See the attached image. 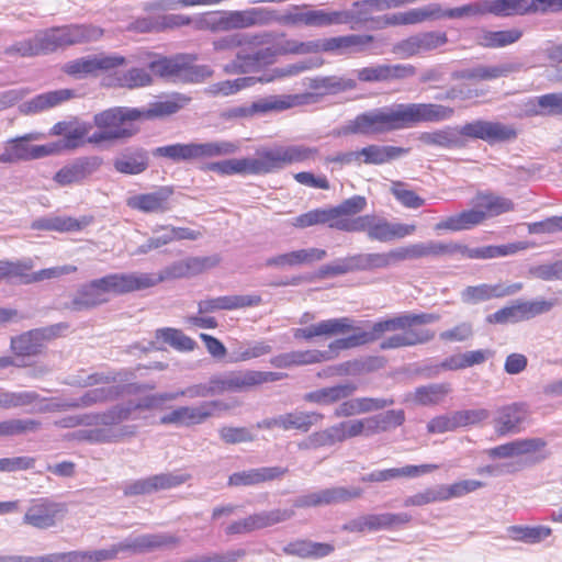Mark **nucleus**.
Wrapping results in <instances>:
<instances>
[{
	"instance_id": "nucleus-1",
	"label": "nucleus",
	"mask_w": 562,
	"mask_h": 562,
	"mask_svg": "<svg viewBox=\"0 0 562 562\" xmlns=\"http://www.w3.org/2000/svg\"><path fill=\"white\" fill-rule=\"evenodd\" d=\"M440 319L436 313H402L391 318L380 319L364 330L355 325L349 317L329 318L306 327L293 329L295 339L311 341L318 337H331L352 333L351 335L331 341L327 350L319 352L327 355L324 361L335 359L339 351L352 349L380 340L381 350H393L424 345L434 339L435 333L430 329H416V325L432 324Z\"/></svg>"
},
{
	"instance_id": "nucleus-2",
	"label": "nucleus",
	"mask_w": 562,
	"mask_h": 562,
	"mask_svg": "<svg viewBox=\"0 0 562 562\" xmlns=\"http://www.w3.org/2000/svg\"><path fill=\"white\" fill-rule=\"evenodd\" d=\"M454 110L437 103H394L358 114L347 122L344 134L380 135L413 127L419 123H438L452 117Z\"/></svg>"
},
{
	"instance_id": "nucleus-3",
	"label": "nucleus",
	"mask_w": 562,
	"mask_h": 562,
	"mask_svg": "<svg viewBox=\"0 0 562 562\" xmlns=\"http://www.w3.org/2000/svg\"><path fill=\"white\" fill-rule=\"evenodd\" d=\"M317 154V148L305 145H276L258 148L254 157L210 162L205 169L221 176H261L278 172L293 164L314 159Z\"/></svg>"
},
{
	"instance_id": "nucleus-4",
	"label": "nucleus",
	"mask_w": 562,
	"mask_h": 562,
	"mask_svg": "<svg viewBox=\"0 0 562 562\" xmlns=\"http://www.w3.org/2000/svg\"><path fill=\"white\" fill-rule=\"evenodd\" d=\"M190 102L186 95H176L169 100L155 102L147 109L116 106L94 115L93 122L99 130L119 134V139L134 136L138 128L134 122L140 119H154L173 114Z\"/></svg>"
},
{
	"instance_id": "nucleus-5",
	"label": "nucleus",
	"mask_w": 562,
	"mask_h": 562,
	"mask_svg": "<svg viewBox=\"0 0 562 562\" xmlns=\"http://www.w3.org/2000/svg\"><path fill=\"white\" fill-rule=\"evenodd\" d=\"M132 272L110 273L81 284L66 307L74 312L95 308L110 302L111 295L135 292Z\"/></svg>"
},
{
	"instance_id": "nucleus-6",
	"label": "nucleus",
	"mask_w": 562,
	"mask_h": 562,
	"mask_svg": "<svg viewBox=\"0 0 562 562\" xmlns=\"http://www.w3.org/2000/svg\"><path fill=\"white\" fill-rule=\"evenodd\" d=\"M102 36L103 30L92 24L55 26L36 33L41 55L65 49L68 46L97 42Z\"/></svg>"
},
{
	"instance_id": "nucleus-7",
	"label": "nucleus",
	"mask_w": 562,
	"mask_h": 562,
	"mask_svg": "<svg viewBox=\"0 0 562 562\" xmlns=\"http://www.w3.org/2000/svg\"><path fill=\"white\" fill-rule=\"evenodd\" d=\"M238 142L215 140L207 143L172 144L157 147L153 155L173 161L234 155L239 150Z\"/></svg>"
},
{
	"instance_id": "nucleus-8",
	"label": "nucleus",
	"mask_w": 562,
	"mask_h": 562,
	"mask_svg": "<svg viewBox=\"0 0 562 562\" xmlns=\"http://www.w3.org/2000/svg\"><path fill=\"white\" fill-rule=\"evenodd\" d=\"M218 259L215 257L189 258L172 262L158 273L132 272L137 291L153 288L166 280L186 278L202 272L205 268L215 266Z\"/></svg>"
},
{
	"instance_id": "nucleus-9",
	"label": "nucleus",
	"mask_w": 562,
	"mask_h": 562,
	"mask_svg": "<svg viewBox=\"0 0 562 562\" xmlns=\"http://www.w3.org/2000/svg\"><path fill=\"white\" fill-rule=\"evenodd\" d=\"M340 227L344 232H366L369 239L381 243L404 238L416 229L415 225L393 224L372 214L355 217V222L342 224Z\"/></svg>"
},
{
	"instance_id": "nucleus-10",
	"label": "nucleus",
	"mask_w": 562,
	"mask_h": 562,
	"mask_svg": "<svg viewBox=\"0 0 562 562\" xmlns=\"http://www.w3.org/2000/svg\"><path fill=\"white\" fill-rule=\"evenodd\" d=\"M43 138V133L31 132L7 140L4 151L0 155V162L13 164L21 160L40 159L58 151L59 146L57 144L30 145V142Z\"/></svg>"
},
{
	"instance_id": "nucleus-11",
	"label": "nucleus",
	"mask_w": 562,
	"mask_h": 562,
	"mask_svg": "<svg viewBox=\"0 0 562 562\" xmlns=\"http://www.w3.org/2000/svg\"><path fill=\"white\" fill-rule=\"evenodd\" d=\"M194 57L179 54L173 57H159L149 61V69L157 76L172 80L194 81L210 76L206 67L193 66Z\"/></svg>"
},
{
	"instance_id": "nucleus-12",
	"label": "nucleus",
	"mask_w": 562,
	"mask_h": 562,
	"mask_svg": "<svg viewBox=\"0 0 562 562\" xmlns=\"http://www.w3.org/2000/svg\"><path fill=\"white\" fill-rule=\"evenodd\" d=\"M484 486L477 480H463L451 485H438L426 488L423 492L408 496L404 501L405 507L423 506L436 502H446L451 498H459Z\"/></svg>"
},
{
	"instance_id": "nucleus-13",
	"label": "nucleus",
	"mask_w": 562,
	"mask_h": 562,
	"mask_svg": "<svg viewBox=\"0 0 562 562\" xmlns=\"http://www.w3.org/2000/svg\"><path fill=\"white\" fill-rule=\"evenodd\" d=\"M484 14L509 16L561 8L562 0H483Z\"/></svg>"
},
{
	"instance_id": "nucleus-14",
	"label": "nucleus",
	"mask_w": 562,
	"mask_h": 562,
	"mask_svg": "<svg viewBox=\"0 0 562 562\" xmlns=\"http://www.w3.org/2000/svg\"><path fill=\"white\" fill-rule=\"evenodd\" d=\"M125 57L117 54L99 53L68 61L64 66L66 74L76 78H85L99 70H111L125 65Z\"/></svg>"
},
{
	"instance_id": "nucleus-15",
	"label": "nucleus",
	"mask_w": 562,
	"mask_h": 562,
	"mask_svg": "<svg viewBox=\"0 0 562 562\" xmlns=\"http://www.w3.org/2000/svg\"><path fill=\"white\" fill-rule=\"evenodd\" d=\"M66 328L64 324L35 328L11 339V348L18 356H36L42 352L45 344Z\"/></svg>"
},
{
	"instance_id": "nucleus-16",
	"label": "nucleus",
	"mask_w": 562,
	"mask_h": 562,
	"mask_svg": "<svg viewBox=\"0 0 562 562\" xmlns=\"http://www.w3.org/2000/svg\"><path fill=\"white\" fill-rule=\"evenodd\" d=\"M282 378L281 373L258 370L234 371L222 378H215L220 394L226 391L239 392Z\"/></svg>"
},
{
	"instance_id": "nucleus-17",
	"label": "nucleus",
	"mask_w": 562,
	"mask_h": 562,
	"mask_svg": "<svg viewBox=\"0 0 562 562\" xmlns=\"http://www.w3.org/2000/svg\"><path fill=\"white\" fill-rule=\"evenodd\" d=\"M528 248V243L516 241L506 245H490L476 248H470L464 244L449 241V257H459L460 259H493L517 254Z\"/></svg>"
},
{
	"instance_id": "nucleus-18",
	"label": "nucleus",
	"mask_w": 562,
	"mask_h": 562,
	"mask_svg": "<svg viewBox=\"0 0 562 562\" xmlns=\"http://www.w3.org/2000/svg\"><path fill=\"white\" fill-rule=\"evenodd\" d=\"M65 513L64 504L40 498L34 501L25 512L23 524L36 529H49L64 518Z\"/></svg>"
},
{
	"instance_id": "nucleus-19",
	"label": "nucleus",
	"mask_w": 562,
	"mask_h": 562,
	"mask_svg": "<svg viewBox=\"0 0 562 562\" xmlns=\"http://www.w3.org/2000/svg\"><path fill=\"white\" fill-rule=\"evenodd\" d=\"M461 136L482 139L488 144L507 142L516 138L517 133L512 125L499 122L475 120L460 127Z\"/></svg>"
},
{
	"instance_id": "nucleus-20",
	"label": "nucleus",
	"mask_w": 562,
	"mask_h": 562,
	"mask_svg": "<svg viewBox=\"0 0 562 562\" xmlns=\"http://www.w3.org/2000/svg\"><path fill=\"white\" fill-rule=\"evenodd\" d=\"M180 539L168 532L145 533L130 536L123 541L115 543L117 554L121 552L142 553L162 548H173L180 544Z\"/></svg>"
},
{
	"instance_id": "nucleus-21",
	"label": "nucleus",
	"mask_w": 562,
	"mask_h": 562,
	"mask_svg": "<svg viewBox=\"0 0 562 562\" xmlns=\"http://www.w3.org/2000/svg\"><path fill=\"white\" fill-rule=\"evenodd\" d=\"M190 479L184 473H160L145 479L135 480L124 485L126 496L151 494L161 490H169L186 483Z\"/></svg>"
},
{
	"instance_id": "nucleus-22",
	"label": "nucleus",
	"mask_w": 562,
	"mask_h": 562,
	"mask_svg": "<svg viewBox=\"0 0 562 562\" xmlns=\"http://www.w3.org/2000/svg\"><path fill=\"white\" fill-rule=\"evenodd\" d=\"M221 402H203L199 406H180L160 417L161 425L191 426L206 420Z\"/></svg>"
},
{
	"instance_id": "nucleus-23",
	"label": "nucleus",
	"mask_w": 562,
	"mask_h": 562,
	"mask_svg": "<svg viewBox=\"0 0 562 562\" xmlns=\"http://www.w3.org/2000/svg\"><path fill=\"white\" fill-rule=\"evenodd\" d=\"M102 165V159L97 156L80 157L60 168L54 176V181L60 187L80 184Z\"/></svg>"
},
{
	"instance_id": "nucleus-24",
	"label": "nucleus",
	"mask_w": 562,
	"mask_h": 562,
	"mask_svg": "<svg viewBox=\"0 0 562 562\" xmlns=\"http://www.w3.org/2000/svg\"><path fill=\"white\" fill-rule=\"evenodd\" d=\"M278 56L276 45L260 48L254 53L240 49L236 58L224 66L226 74H247L255 71L266 65L272 64Z\"/></svg>"
},
{
	"instance_id": "nucleus-25",
	"label": "nucleus",
	"mask_w": 562,
	"mask_h": 562,
	"mask_svg": "<svg viewBox=\"0 0 562 562\" xmlns=\"http://www.w3.org/2000/svg\"><path fill=\"white\" fill-rule=\"evenodd\" d=\"M154 384H127V385H108L95 387L87 391L83 395L78 398H74L72 406L76 408L89 407L95 404L113 401L117 398L124 392L137 393L146 390H154Z\"/></svg>"
},
{
	"instance_id": "nucleus-26",
	"label": "nucleus",
	"mask_w": 562,
	"mask_h": 562,
	"mask_svg": "<svg viewBox=\"0 0 562 562\" xmlns=\"http://www.w3.org/2000/svg\"><path fill=\"white\" fill-rule=\"evenodd\" d=\"M172 192L171 188L161 187L153 192L130 196L126 200V205L142 213L164 214L169 212L172 207L170 203Z\"/></svg>"
},
{
	"instance_id": "nucleus-27",
	"label": "nucleus",
	"mask_w": 562,
	"mask_h": 562,
	"mask_svg": "<svg viewBox=\"0 0 562 562\" xmlns=\"http://www.w3.org/2000/svg\"><path fill=\"white\" fill-rule=\"evenodd\" d=\"M522 289V283L512 284H486L470 285L460 293L461 301L465 304H477L491 299L505 297L518 293Z\"/></svg>"
},
{
	"instance_id": "nucleus-28",
	"label": "nucleus",
	"mask_w": 562,
	"mask_h": 562,
	"mask_svg": "<svg viewBox=\"0 0 562 562\" xmlns=\"http://www.w3.org/2000/svg\"><path fill=\"white\" fill-rule=\"evenodd\" d=\"M528 415V405L525 403H513L501 407L494 420L496 432L501 436L519 432Z\"/></svg>"
},
{
	"instance_id": "nucleus-29",
	"label": "nucleus",
	"mask_w": 562,
	"mask_h": 562,
	"mask_svg": "<svg viewBox=\"0 0 562 562\" xmlns=\"http://www.w3.org/2000/svg\"><path fill=\"white\" fill-rule=\"evenodd\" d=\"M373 40L374 37L368 34H348L324 38V52L336 55L361 53Z\"/></svg>"
},
{
	"instance_id": "nucleus-30",
	"label": "nucleus",
	"mask_w": 562,
	"mask_h": 562,
	"mask_svg": "<svg viewBox=\"0 0 562 562\" xmlns=\"http://www.w3.org/2000/svg\"><path fill=\"white\" fill-rule=\"evenodd\" d=\"M272 35L269 32L249 34V33H235L213 42L215 50H227L234 48L252 49L260 45L269 44Z\"/></svg>"
},
{
	"instance_id": "nucleus-31",
	"label": "nucleus",
	"mask_w": 562,
	"mask_h": 562,
	"mask_svg": "<svg viewBox=\"0 0 562 562\" xmlns=\"http://www.w3.org/2000/svg\"><path fill=\"white\" fill-rule=\"evenodd\" d=\"M288 469L281 467H263L233 473L228 477L229 486H249L272 481L283 476Z\"/></svg>"
},
{
	"instance_id": "nucleus-32",
	"label": "nucleus",
	"mask_w": 562,
	"mask_h": 562,
	"mask_svg": "<svg viewBox=\"0 0 562 562\" xmlns=\"http://www.w3.org/2000/svg\"><path fill=\"white\" fill-rule=\"evenodd\" d=\"M404 420L405 415L402 409H392L383 414H378L360 419L363 437H371L376 434L398 427L404 423Z\"/></svg>"
},
{
	"instance_id": "nucleus-33",
	"label": "nucleus",
	"mask_w": 562,
	"mask_h": 562,
	"mask_svg": "<svg viewBox=\"0 0 562 562\" xmlns=\"http://www.w3.org/2000/svg\"><path fill=\"white\" fill-rule=\"evenodd\" d=\"M72 97V91L69 89H60L48 91L34 97L33 99L23 102L20 105V112L30 115L47 111L55 108Z\"/></svg>"
},
{
	"instance_id": "nucleus-34",
	"label": "nucleus",
	"mask_w": 562,
	"mask_h": 562,
	"mask_svg": "<svg viewBox=\"0 0 562 562\" xmlns=\"http://www.w3.org/2000/svg\"><path fill=\"white\" fill-rule=\"evenodd\" d=\"M231 30L252 26H268L270 8L252 7L245 10L228 11Z\"/></svg>"
},
{
	"instance_id": "nucleus-35",
	"label": "nucleus",
	"mask_w": 562,
	"mask_h": 562,
	"mask_svg": "<svg viewBox=\"0 0 562 562\" xmlns=\"http://www.w3.org/2000/svg\"><path fill=\"white\" fill-rule=\"evenodd\" d=\"M114 169L124 175H139L148 168V155L143 148H130L113 160Z\"/></svg>"
},
{
	"instance_id": "nucleus-36",
	"label": "nucleus",
	"mask_w": 562,
	"mask_h": 562,
	"mask_svg": "<svg viewBox=\"0 0 562 562\" xmlns=\"http://www.w3.org/2000/svg\"><path fill=\"white\" fill-rule=\"evenodd\" d=\"M484 215L479 206L473 205V209L463 211L459 214L447 217L435 225V231H451L460 232L470 229L483 223Z\"/></svg>"
},
{
	"instance_id": "nucleus-37",
	"label": "nucleus",
	"mask_w": 562,
	"mask_h": 562,
	"mask_svg": "<svg viewBox=\"0 0 562 562\" xmlns=\"http://www.w3.org/2000/svg\"><path fill=\"white\" fill-rule=\"evenodd\" d=\"M335 550L330 543L314 542L307 539H297L283 547V553L302 559L324 558Z\"/></svg>"
},
{
	"instance_id": "nucleus-38",
	"label": "nucleus",
	"mask_w": 562,
	"mask_h": 562,
	"mask_svg": "<svg viewBox=\"0 0 562 562\" xmlns=\"http://www.w3.org/2000/svg\"><path fill=\"white\" fill-rule=\"evenodd\" d=\"M91 223V218L83 216L74 218L70 216L43 217L34 221L31 225L37 231H55V232H77L81 231Z\"/></svg>"
},
{
	"instance_id": "nucleus-39",
	"label": "nucleus",
	"mask_w": 562,
	"mask_h": 562,
	"mask_svg": "<svg viewBox=\"0 0 562 562\" xmlns=\"http://www.w3.org/2000/svg\"><path fill=\"white\" fill-rule=\"evenodd\" d=\"M307 94L269 95L254 102L251 111L257 113L280 112L305 103Z\"/></svg>"
},
{
	"instance_id": "nucleus-40",
	"label": "nucleus",
	"mask_w": 562,
	"mask_h": 562,
	"mask_svg": "<svg viewBox=\"0 0 562 562\" xmlns=\"http://www.w3.org/2000/svg\"><path fill=\"white\" fill-rule=\"evenodd\" d=\"M327 355L321 353L319 350L290 351L280 353L270 359L271 366L278 369L291 368L294 366L314 364L324 361Z\"/></svg>"
},
{
	"instance_id": "nucleus-41",
	"label": "nucleus",
	"mask_w": 562,
	"mask_h": 562,
	"mask_svg": "<svg viewBox=\"0 0 562 562\" xmlns=\"http://www.w3.org/2000/svg\"><path fill=\"white\" fill-rule=\"evenodd\" d=\"M409 153V148L391 145H369L358 150L359 158L363 157V162L368 165H382L397 159Z\"/></svg>"
},
{
	"instance_id": "nucleus-42",
	"label": "nucleus",
	"mask_w": 562,
	"mask_h": 562,
	"mask_svg": "<svg viewBox=\"0 0 562 562\" xmlns=\"http://www.w3.org/2000/svg\"><path fill=\"white\" fill-rule=\"evenodd\" d=\"M472 204L481 209L484 220L510 212L515 206L512 200L493 193H477Z\"/></svg>"
},
{
	"instance_id": "nucleus-43",
	"label": "nucleus",
	"mask_w": 562,
	"mask_h": 562,
	"mask_svg": "<svg viewBox=\"0 0 562 562\" xmlns=\"http://www.w3.org/2000/svg\"><path fill=\"white\" fill-rule=\"evenodd\" d=\"M324 415L317 412L293 411L281 414V429L300 430L307 432L313 426L321 423Z\"/></svg>"
},
{
	"instance_id": "nucleus-44",
	"label": "nucleus",
	"mask_w": 562,
	"mask_h": 562,
	"mask_svg": "<svg viewBox=\"0 0 562 562\" xmlns=\"http://www.w3.org/2000/svg\"><path fill=\"white\" fill-rule=\"evenodd\" d=\"M272 351V346L266 340L243 341L233 345L229 361L233 363L246 362L256 359Z\"/></svg>"
},
{
	"instance_id": "nucleus-45",
	"label": "nucleus",
	"mask_w": 562,
	"mask_h": 562,
	"mask_svg": "<svg viewBox=\"0 0 562 562\" xmlns=\"http://www.w3.org/2000/svg\"><path fill=\"white\" fill-rule=\"evenodd\" d=\"M460 136V128L446 126L432 132H423L419 134L418 139L424 145L453 148L462 145Z\"/></svg>"
},
{
	"instance_id": "nucleus-46",
	"label": "nucleus",
	"mask_w": 562,
	"mask_h": 562,
	"mask_svg": "<svg viewBox=\"0 0 562 562\" xmlns=\"http://www.w3.org/2000/svg\"><path fill=\"white\" fill-rule=\"evenodd\" d=\"M507 536L513 541L524 542L527 544L540 543L542 540L551 536L552 529L547 526H509L507 529Z\"/></svg>"
},
{
	"instance_id": "nucleus-47",
	"label": "nucleus",
	"mask_w": 562,
	"mask_h": 562,
	"mask_svg": "<svg viewBox=\"0 0 562 562\" xmlns=\"http://www.w3.org/2000/svg\"><path fill=\"white\" fill-rule=\"evenodd\" d=\"M293 226L299 228H306L314 225L327 224L330 228L344 231L340 225L344 222H337L333 220L330 207L328 209H315L304 214L296 216L293 222Z\"/></svg>"
},
{
	"instance_id": "nucleus-48",
	"label": "nucleus",
	"mask_w": 562,
	"mask_h": 562,
	"mask_svg": "<svg viewBox=\"0 0 562 562\" xmlns=\"http://www.w3.org/2000/svg\"><path fill=\"white\" fill-rule=\"evenodd\" d=\"M521 36L522 31L519 29L483 31L479 36V44L487 48H501L518 42Z\"/></svg>"
},
{
	"instance_id": "nucleus-49",
	"label": "nucleus",
	"mask_w": 562,
	"mask_h": 562,
	"mask_svg": "<svg viewBox=\"0 0 562 562\" xmlns=\"http://www.w3.org/2000/svg\"><path fill=\"white\" fill-rule=\"evenodd\" d=\"M412 519L407 513H382V514H368L367 520L369 525V532H376L380 530H390L395 527L405 525Z\"/></svg>"
},
{
	"instance_id": "nucleus-50",
	"label": "nucleus",
	"mask_w": 562,
	"mask_h": 562,
	"mask_svg": "<svg viewBox=\"0 0 562 562\" xmlns=\"http://www.w3.org/2000/svg\"><path fill=\"white\" fill-rule=\"evenodd\" d=\"M269 516L267 515V510L259 512L252 515H249L248 517H245L240 520L233 521L229 524L225 532L227 535H243V533H250L255 530L263 529L270 527L269 524Z\"/></svg>"
},
{
	"instance_id": "nucleus-51",
	"label": "nucleus",
	"mask_w": 562,
	"mask_h": 562,
	"mask_svg": "<svg viewBox=\"0 0 562 562\" xmlns=\"http://www.w3.org/2000/svg\"><path fill=\"white\" fill-rule=\"evenodd\" d=\"M310 87L314 90H322L326 93L335 94L355 89L357 82L352 78L326 76L312 79Z\"/></svg>"
},
{
	"instance_id": "nucleus-52",
	"label": "nucleus",
	"mask_w": 562,
	"mask_h": 562,
	"mask_svg": "<svg viewBox=\"0 0 562 562\" xmlns=\"http://www.w3.org/2000/svg\"><path fill=\"white\" fill-rule=\"evenodd\" d=\"M367 206V199L361 195H353L335 207H330L333 220L344 222L347 225L355 222V218H348L361 213Z\"/></svg>"
},
{
	"instance_id": "nucleus-53",
	"label": "nucleus",
	"mask_w": 562,
	"mask_h": 562,
	"mask_svg": "<svg viewBox=\"0 0 562 562\" xmlns=\"http://www.w3.org/2000/svg\"><path fill=\"white\" fill-rule=\"evenodd\" d=\"M360 419H347L327 427L331 445L344 442L355 437H363Z\"/></svg>"
},
{
	"instance_id": "nucleus-54",
	"label": "nucleus",
	"mask_w": 562,
	"mask_h": 562,
	"mask_svg": "<svg viewBox=\"0 0 562 562\" xmlns=\"http://www.w3.org/2000/svg\"><path fill=\"white\" fill-rule=\"evenodd\" d=\"M196 30L211 32L231 31L228 11H214L201 14L193 20Z\"/></svg>"
},
{
	"instance_id": "nucleus-55",
	"label": "nucleus",
	"mask_w": 562,
	"mask_h": 562,
	"mask_svg": "<svg viewBox=\"0 0 562 562\" xmlns=\"http://www.w3.org/2000/svg\"><path fill=\"white\" fill-rule=\"evenodd\" d=\"M33 266L30 258L16 261L0 260V279L19 280L20 283L26 284L25 280Z\"/></svg>"
},
{
	"instance_id": "nucleus-56",
	"label": "nucleus",
	"mask_w": 562,
	"mask_h": 562,
	"mask_svg": "<svg viewBox=\"0 0 562 562\" xmlns=\"http://www.w3.org/2000/svg\"><path fill=\"white\" fill-rule=\"evenodd\" d=\"M450 390V385L447 383L420 386L416 389L414 400L420 405H436L446 397Z\"/></svg>"
},
{
	"instance_id": "nucleus-57",
	"label": "nucleus",
	"mask_w": 562,
	"mask_h": 562,
	"mask_svg": "<svg viewBox=\"0 0 562 562\" xmlns=\"http://www.w3.org/2000/svg\"><path fill=\"white\" fill-rule=\"evenodd\" d=\"M150 74L144 68H131L115 77V86L126 89H137L151 85Z\"/></svg>"
},
{
	"instance_id": "nucleus-58",
	"label": "nucleus",
	"mask_w": 562,
	"mask_h": 562,
	"mask_svg": "<svg viewBox=\"0 0 562 562\" xmlns=\"http://www.w3.org/2000/svg\"><path fill=\"white\" fill-rule=\"evenodd\" d=\"M40 400V395L32 391L10 392L0 390V408L11 409L24 407L34 404Z\"/></svg>"
},
{
	"instance_id": "nucleus-59",
	"label": "nucleus",
	"mask_w": 562,
	"mask_h": 562,
	"mask_svg": "<svg viewBox=\"0 0 562 562\" xmlns=\"http://www.w3.org/2000/svg\"><path fill=\"white\" fill-rule=\"evenodd\" d=\"M305 8L306 5H294L284 13H279L277 10L270 9L269 25L278 23L284 26H307V11H303Z\"/></svg>"
},
{
	"instance_id": "nucleus-60",
	"label": "nucleus",
	"mask_w": 562,
	"mask_h": 562,
	"mask_svg": "<svg viewBox=\"0 0 562 562\" xmlns=\"http://www.w3.org/2000/svg\"><path fill=\"white\" fill-rule=\"evenodd\" d=\"M255 83V77H241L234 80H224L213 83L206 91L209 94L214 97H228Z\"/></svg>"
},
{
	"instance_id": "nucleus-61",
	"label": "nucleus",
	"mask_w": 562,
	"mask_h": 562,
	"mask_svg": "<svg viewBox=\"0 0 562 562\" xmlns=\"http://www.w3.org/2000/svg\"><path fill=\"white\" fill-rule=\"evenodd\" d=\"M522 64L518 61H503L494 65H480L481 81H491L505 78L512 74L519 72Z\"/></svg>"
},
{
	"instance_id": "nucleus-62",
	"label": "nucleus",
	"mask_w": 562,
	"mask_h": 562,
	"mask_svg": "<svg viewBox=\"0 0 562 562\" xmlns=\"http://www.w3.org/2000/svg\"><path fill=\"white\" fill-rule=\"evenodd\" d=\"M156 338L161 339L164 342L180 351L193 350L196 345L192 338L184 335L181 330L169 327L158 329L156 331Z\"/></svg>"
},
{
	"instance_id": "nucleus-63",
	"label": "nucleus",
	"mask_w": 562,
	"mask_h": 562,
	"mask_svg": "<svg viewBox=\"0 0 562 562\" xmlns=\"http://www.w3.org/2000/svg\"><path fill=\"white\" fill-rule=\"evenodd\" d=\"M347 14L342 11L308 10L307 26L328 27L331 25L345 24Z\"/></svg>"
},
{
	"instance_id": "nucleus-64",
	"label": "nucleus",
	"mask_w": 562,
	"mask_h": 562,
	"mask_svg": "<svg viewBox=\"0 0 562 562\" xmlns=\"http://www.w3.org/2000/svg\"><path fill=\"white\" fill-rule=\"evenodd\" d=\"M134 412L133 402L115 405L104 413L93 414L94 425H116L130 418Z\"/></svg>"
}]
</instances>
